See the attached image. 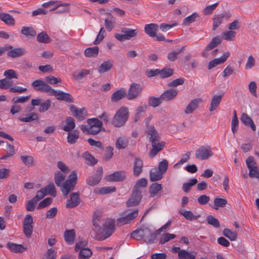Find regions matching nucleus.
Segmentation results:
<instances>
[{
    "label": "nucleus",
    "mask_w": 259,
    "mask_h": 259,
    "mask_svg": "<svg viewBox=\"0 0 259 259\" xmlns=\"http://www.w3.org/2000/svg\"><path fill=\"white\" fill-rule=\"evenodd\" d=\"M82 157L87 161L86 164L88 165L93 166L97 163V160L88 152L84 153Z\"/></svg>",
    "instance_id": "a18cd8bd"
},
{
    "label": "nucleus",
    "mask_w": 259,
    "mask_h": 259,
    "mask_svg": "<svg viewBox=\"0 0 259 259\" xmlns=\"http://www.w3.org/2000/svg\"><path fill=\"white\" fill-rule=\"evenodd\" d=\"M222 95H214L211 101L209 111H212L217 109L221 103L222 99Z\"/></svg>",
    "instance_id": "f704fd0d"
},
{
    "label": "nucleus",
    "mask_w": 259,
    "mask_h": 259,
    "mask_svg": "<svg viewBox=\"0 0 259 259\" xmlns=\"http://www.w3.org/2000/svg\"><path fill=\"white\" fill-rule=\"evenodd\" d=\"M115 23V18L111 14H109V17L105 20V25L106 29L108 31H111L114 28Z\"/></svg>",
    "instance_id": "a19ab883"
},
{
    "label": "nucleus",
    "mask_w": 259,
    "mask_h": 259,
    "mask_svg": "<svg viewBox=\"0 0 259 259\" xmlns=\"http://www.w3.org/2000/svg\"><path fill=\"white\" fill-rule=\"evenodd\" d=\"M126 95V93L125 90L124 89L121 88L113 93L111 97V101L113 103L116 102L123 98Z\"/></svg>",
    "instance_id": "cd10ccee"
},
{
    "label": "nucleus",
    "mask_w": 259,
    "mask_h": 259,
    "mask_svg": "<svg viewBox=\"0 0 259 259\" xmlns=\"http://www.w3.org/2000/svg\"><path fill=\"white\" fill-rule=\"evenodd\" d=\"M7 246L12 252L14 253H22L26 250V248H25L22 245L11 242H8Z\"/></svg>",
    "instance_id": "b1692460"
},
{
    "label": "nucleus",
    "mask_w": 259,
    "mask_h": 259,
    "mask_svg": "<svg viewBox=\"0 0 259 259\" xmlns=\"http://www.w3.org/2000/svg\"><path fill=\"white\" fill-rule=\"evenodd\" d=\"M245 162L248 170L257 166L255 159L252 156H248Z\"/></svg>",
    "instance_id": "338daca9"
},
{
    "label": "nucleus",
    "mask_w": 259,
    "mask_h": 259,
    "mask_svg": "<svg viewBox=\"0 0 259 259\" xmlns=\"http://www.w3.org/2000/svg\"><path fill=\"white\" fill-rule=\"evenodd\" d=\"M99 47H94L92 48H88L84 51V55L87 57L94 58L96 57L99 54Z\"/></svg>",
    "instance_id": "e433bc0d"
},
{
    "label": "nucleus",
    "mask_w": 259,
    "mask_h": 259,
    "mask_svg": "<svg viewBox=\"0 0 259 259\" xmlns=\"http://www.w3.org/2000/svg\"><path fill=\"white\" fill-rule=\"evenodd\" d=\"M32 87L38 92L47 93L50 95L52 88L41 79H37L32 83Z\"/></svg>",
    "instance_id": "0eeeda50"
},
{
    "label": "nucleus",
    "mask_w": 259,
    "mask_h": 259,
    "mask_svg": "<svg viewBox=\"0 0 259 259\" xmlns=\"http://www.w3.org/2000/svg\"><path fill=\"white\" fill-rule=\"evenodd\" d=\"M38 42L40 43L48 44L51 41L50 37L45 31L38 33L36 36Z\"/></svg>",
    "instance_id": "79ce46f5"
},
{
    "label": "nucleus",
    "mask_w": 259,
    "mask_h": 259,
    "mask_svg": "<svg viewBox=\"0 0 259 259\" xmlns=\"http://www.w3.org/2000/svg\"><path fill=\"white\" fill-rule=\"evenodd\" d=\"M64 239L68 244H72L75 241V232L73 229L66 230L64 233Z\"/></svg>",
    "instance_id": "bb28decb"
},
{
    "label": "nucleus",
    "mask_w": 259,
    "mask_h": 259,
    "mask_svg": "<svg viewBox=\"0 0 259 259\" xmlns=\"http://www.w3.org/2000/svg\"><path fill=\"white\" fill-rule=\"evenodd\" d=\"M20 159L25 165L28 166L32 165L34 161L33 157L29 155H21Z\"/></svg>",
    "instance_id": "5fc2aeb1"
},
{
    "label": "nucleus",
    "mask_w": 259,
    "mask_h": 259,
    "mask_svg": "<svg viewBox=\"0 0 259 259\" xmlns=\"http://www.w3.org/2000/svg\"><path fill=\"white\" fill-rule=\"evenodd\" d=\"M163 175L156 168H152L150 171V180L155 182L162 179Z\"/></svg>",
    "instance_id": "c756f323"
},
{
    "label": "nucleus",
    "mask_w": 259,
    "mask_h": 259,
    "mask_svg": "<svg viewBox=\"0 0 259 259\" xmlns=\"http://www.w3.org/2000/svg\"><path fill=\"white\" fill-rule=\"evenodd\" d=\"M113 61L111 60H108L103 62L98 68L99 73H103L109 71L113 67Z\"/></svg>",
    "instance_id": "a878e982"
},
{
    "label": "nucleus",
    "mask_w": 259,
    "mask_h": 259,
    "mask_svg": "<svg viewBox=\"0 0 259 259\" xmlns=\"http://www.w3.org/2000/svg\"><path fill=\"white\" fill-rule=\"evenodd\" d=\"M158 25L155 23L146 24L144 30L146 33L150 37L154 38L158 29Z\"/></svg>",
    "instance_id": "f3484780"
},
{
    "label": "nucleus",
    "mask_w": 259,
    "mask_h": 259,
    "mask_svg": "<svg viewBox=\"0 0 259 259\" xmlns=\"http://www.w3.org/2000/svg\"><path fill=\"white\" fill-rule=\"evenodd\" d=\"M43 188L45 189V191H46L47 194H50L53 197L56 196V191L53 183H52Z\"/></svg>",
    "instance_id": "69168bd1"
},
{
    "label": "nucleus",
    "mask_w": 259,
    "mask_h": 259,
    "mask_svg": "<svg viewBox=\"0 0 259 259\" xmlns=\"http://www.w3.org/2000/svg\"><path fill=\"white\" fill-rule=\"evenodd\" d=\"M81 200L78 192L72 193L70 195V199L67 200L66 207L73 208L77 206L80 203Z\"/></svg>",
    "instance_id": "ddd939ff"
},
{
    "label": "nucleus",
    "mask_w": 259,
    "mask_h": 259,
    "mask_svg": "<svg viewBox=\"0 0 259 259\" xmlns=\"http://www.w3.org/2000/svg\"><path fill=\"white\" fill-rule=\"evenodd\" d=\"M139 211L138 209H135L132 212L128 213L126 215L121 217L117 220V224L119 225H123L130 223L138 215Z\"/></svg>",
    "instance_id": "f8f14e48"
},
{
    "label": "nucleus",
    "mask_w": 259,
    "mask_h": 259,
    "mask_svg": "<svg viewBox=\"0 0 259 259\" xmlns=\"http://www.w3.org/2000/svg\"><path fill=\"white\" fill-rule=\"evenodd\" d=\"M103 175V168L100 167L98 168L94 176L89 177L86 180L87 184L90 186H94L98 184L102 179Z\"/></svg>",
    "instance_id": "9b49d317"
},
{
    "label": "nucleus",
    "mask_w": 259,
    "mask_h": 259,
    "mask_svg": "<svg viewBox=\"0 0 259 259\" xmlns=\"http://www.w3.org/2000/svg\"><path fill=\"white\" fill-rule=\"evenodd\" d=\"M142 198V196L141 194V192L136 191L133 190L131 197L128 199L126 202L127 206L128 207H132L138 205L139 204Z\"/></svg>",
    "instance_id": "4468645a"
},
{
    "label": "nucleus",
    "mask_w": 259,
    "mask_h": 259,
    "mask_svg": "<svg viewBox=\"0 0 259 259\" xmlns=\"http://www.w3.org/2000/svg\"><path fill=\"white\" fill-rule=\"evenodd\" d=\"M196 256V252H189L185 249L181 250L178 253L179 259H195Z\"/></svg>",
    "instance_id": "c85d7f7f"
},
{
    "label": "nucleus",
    "mask_w": 259,
    "mask_h": 259,
    "mask_svg": "<svg viewBox=\"0 0 259 259\" xmlns=\"http://www.w3.org/2000/svg\"><path fill=\"white\" fill-rule=\"evenodd\" d=\"M49 95L54 96L58 100L64 101L67 102H73V98L70 94L60 90H55L52 89Z\"/></svg>",
    "instance_id": "1a4fd4ad"
},
{
    "label": "nucleus",
    "mask_w": 259,
    "mask_h": 259,
    "mask_svg": "<svg viewBox=\"0 0 259 259\" xmlns=\"http://www.w3.org/2000/svg\"><path fill=\"white\" fill-rule=\"evenodd\" d=\"M162 185L161 184L154 183L151 185L149 187V194L150 197H155L158 193L161 190Z\"/></svg>",
    "instance_id": "c9c22d12"
},
{
    "label": "nucleus",
    "mask_w": 259,
    "mask_h": 259,
    "mask_svg": "<svg viewBox=\"0 0 259 259\" xmlns=\"http://www.w3.org/2000/svg\"><path fill=\"white\" fill-rule=\"evenodd\" d=\"M92 255V251L88 248L81 249L79 251L78 259H88Z\"/></svg>",
    "instance_id": "3c124183"
},
{
    "label": "nucleus",
    "mask_w": 259,
    "mask_h": 259,
    "mask_svg": "<svg viewBox=\"0 0 259 259\" xmlns=\"http://www.w3.org/2000/svg\"><path fill=\"white\" fill-rule=\"evenodd\" d=\"M189 181L190 182L188 183H184L182 186V189L186 193L189 192L191 187L196 185L197 183V180L195 178L190 180Z\"/></svg>",
    "instance_id": "8fccbe9b"
},
{
    "label": "nucleus",
    "mask_w": 259,
    "mask_h": 259,
    "mask_svg": "<svg viewBox=\"0 0 259 259\" xmlns=\"http://www.w3.org/2000/svg\"><path fill=\"white\" fill-rule=\"evenodd\" d=\"M21 33L27 37H32L36 35V32L32 27L23 26L21 30Z\"/></svg>",
    "instance_id": "7c9ffc66"
},
{
    "label": "nucleus",
    "mask_w": 259,
    "mask_h": 259,
    "mask_svg": "<svg viewBox=\"0 0 259 259\" xmlns=\"http://www.w3.org/2000/svg\"><path fill=\"white\" fill-rule=\"evenodd\" d=\"M0 19L7 25H14L15 19L12 16L6 13L0 14Z\"/></svg>",
    "instance_id": "72a5a7b5"
},
{
    "label": "nucleus",
    "mask_w": 259,
    "mask_h": 259,
    "mask_svg": "<svg viewBox=\"0 0 259 259\" xmlns=\"http://www.w3.org/2000/svg\"><path fill=\"white\" fill-rule=\"evenodd\" d=\"M165 143L163 142L157 143V142H153L152 143V149L151 150L149 154L150 157H154L157 154L161 151L164 146Z\"/></svg>",
    "instance_id": "412c9836"
},
{
    "label": "nucleus",
    "mask_w": 259,
    "mask_h": 259,
    "mask_svg": "<svg viewBox=\"0 0 259 259\" xmlns=\"http://www.w3.org/2000/svg\"><path fill=\"white\" fill-rule=\"evenodd\" d=\"M213 153L209 146H201L195 152L196 158L200 160L207 159L211 157Z\"/></svg>",
    "instance_id": "423d86ee"
},
{
    "label": "nucleus",
    "mask_w": 259,
    "mask_h": 259,
    "mask_svg": "<svg viewBox=\"0 0 259 259\" xmlns=\"http://www.w3.org/2000/svg\"><path fill=\"white\" fill-rule=\"evenodd\" d=\"M240 120L245 125L250 127L253 131H255L256 126L252 119L245 113L241 114Z\"/></svg>",
    "instance_id": "aec40b11"
},
{
    "label": "nucleus",
    "mask_w": 259,
    "mask_h": 259,
    "mask_svg": "<svg viewBox=\"0 0 259 259\" xmlns=\"http://www.w3.org/2000/svg\"><path fill=\"white\" fill-rule=\"evenodd\" d=\"M147 133L151 143L157 142L159 140L160 137L154 126L148 125Z\"/></svg>",
    "instance_id": "4be33fe9"
},
{
    "label": "nucleus",
    "mask_w": 259,
    "mask_h": 259,
    "mask_svg": "<svg viewBox=\"0 0 259 259\" xmlns=\"http://www.w3.org/2000/svg\"><path fill=\"white\" fill-rule=\"evenodd\" d=\"M207 223L215 228L220 227V222L219 220L213 216L209 215L206 218Z\"/></svg>",
    "instance_id": "13d9d810"
},
{
    "label": "nucleus",
    "mask_w": 259,
    "mask_h": 259,
    "mask_svg": "<svg viewBox=\"0 0 259 259\" xmlns=\"http://www.w3.org/2000/svg\"><path fill=\"white\" fill-rule=\"evenodd\" d=\"M26 53L25 49L23 48H16L8 51L7 55L10 57L15 58L23 56Z\"/></svg>",
    "instance_id": "5701e85b"
},
{
    "label": "nucleus",
    "mask_w": 259,
    "mask_h": 259,
    "mask_svg": "<svg viewBox=\"0 0 259 259\" xmlns=\"http://www.w3.org/2000/svg\"><path fill=\"white\" fill-rule=\"evenodd\" d=\"M105 219H102L100 217H94L93 220V224L95 227L98 228L99 231L102 229V227L104 225Z\"/></svg>",
    "instance_id": "09e8293b"
},
{
    "label": "nucleus",
    "mask_w": 259,
    "mask_h": 259,
    "mask_svg": "<svg viewBox=\"0 0 259 259\" xmlns=\"http://www.w3.org/2000/svg\"><path fill=\"white\" fill-rule=\"evenodd\" d=\"M198 15L196 13H193L191 15L185 18L184 20L183 24L184 25L188 26L191 23L195 21L196 19L198 17Z\"/></svg>",
    "instance_id": "0e129e2a"
},
{
    "label": "nucleus",
    "mask_w": 259,
    "mask_h": 259,
    "mask_svg": "<svg viewBox=\"0 0 259 259\" xmlns=\"http://www.w3.org/2000/svg\"><path fill=\"white\" fill-rule=\"evenodd\" d=\"M144 164L143 160L139 158H135L133 163V175L139 177L143 171Z\"/></svg>",
    "instance_id": "2eb2a0df"
},
{
    "label": "nucleus",
    "mask_w": 259,
    "mask_h": 259,
    "mask_svg": "<svg viewBox=\"0 0 259 259\" xmlns=\"http://www.w3.org/2000/svg\"><path fill=\"white\" fill-rule=\"evenodd\" d=\"M109 181H121L125 179V176L121 171H116L108 176Z\"/></svg>",
    "instance_id": "4c0bfd02"
},
{
    "label": "nucleus",
    "mask_w": 259,
    "mask_h": 259,
    "mask_svg": "<svg viewBox=\"0 0 259 259\" xmlns=\"http://www.w3.org/2000/svg\"><path fill=\"white\" fill-rule=\"evenodd\" d=\"M186 49V46H183L180 49L171 52H169L167 54V59L170 62H174L177 59L178 55L181 53L182 52L184 51Z\"/></svg>",
    "instance_id": "ea45409f"
},
{
    "label": "nucleus",
    "mask_w": 259,
    "mask_h": 259,
    "mask_svg": "<svg viewBox=\"0 0 259 259\" xmlns=\"http://www.w3.org/2000/svg\"><path fill=\"white\" fill-rule=\"evenodd\" d=\"M178 94L176 89H170L164 91L161 95L160 99L163 101H168L175 98Z\"/></svg>",
    "instance_id": "a211bd4d"
},
{
    "label": "nucleus",
    "mask_w": 259,
    "mask_h": 259,
    "mask_svg": "<svg viewBox=\"0 0 259 259\" xmlns=\"http://www.w3.org/2000/svg\"><path fill=\"white\" fill-rule=\"evenodd\" d=\"M142 86L138 83H132L128 90L127 98L129 100H134L140 96L142 92Z\"/></svg>",
    "instance_id": "39448f33"
},
{
    "label": "nucleus",
    "mask_w": 259,
    "mask_h": 259,
    "mask_svg": "<svg viewBox=\"0 0 259 259\" xmlns=\"http://www.w3.org/2000/svg\"><path fill=\"white\" fill-rule=\"evenodd\" d=\"M103 231L105 233L104 239L110 237L115 231V220L105 219L104 225L103 227Z\"/></svg>",
    "instance_id": "6e6552de"
},
{
    "label": "nucleus",
    "mask_w": 259,
    "mask_h": 259,
    "mask_svg": "<svg viewBox=\"0 0 259 259\" xmlns=\"http://www.w3.org/2000/svg\"><path fill=\"white\" fill-rule=\"evenodd\" d=\"M128 108L125 106L120 107L115 113L112 123L116 127L123 126L128 119Z\"/></svg>",
    "instance_id": "f03ea898"
},
{
    "label": "nucleus",
    "mask_w": 259,
    "mask_h": 259,
    "mask_svg": "<svg viewBox=\"0 0 259 259\" xmlns=\"http://www.w3.org/2000/svg\"><path fill=\"white\" fill-rule=\"evenodd\" d=\"M227 203L226 199L221 198H215L214 200V204L215 207L214 209L217 210L219 207H224Z\"/></svg>",
    "instance_id": "6e6d98bb"
},
{
    "label": "nucleus",
    "mask_w": 259,
    "mask_h": 259,
    "mask_svg": "<svg viewBox=\"0 0 259 259\" xmlns=\"http://www.w3.org/2000/svg\"><path fill=\"white\" fill-rule=\"evenodd\" d=\"M230 56V53L227 52L219 58H216L209 62L208 64V69H211L212 68L219 64L224 63Z\"/></svg>",
    "instance_id": "dca6fc26"
},
{
    "label": "nucleus",
    "mask_w": 259,
    "mask_h": 259,
    "mask_svg": "<svg viewBox=\"0 0 259 259\" xmlns=\"http://www.w3.org/2000/svg\"><path fill=\"white\" fill-rule=\"evenodd\" d=\"M236 32L232 30L226 31L223 33V38L228 41H233L235 39Z\"/></svg>",
    "instance_id": "680f3d73"
},
{
    "label": "nucleus",
    "mask_w": 259,
    "mask_h": 259,
    "mask_svg": "<svg viewBox=\"0 0 259 259\" xmlns=\"http://www.w3.org/2000/svg\"><path fill=\"white\" fill-rule=\"evenodd\" d=\"M128 143V140L125 137H120L118 138L115 143V147L117 149H125Z\"/></svg>",
    "instance_id": "58836bf2"
},
{
    "label": "nucleus",
    "mask_w": 259,
    "mask_h": 259,
    "mask_svg": "<svg viewBox=\"0 0 259 259\" xmlns=\"http://www.w3.org/2000/svg\"><path fill=\"white\" fill-rule=\"evenodd\" d=\"M91 73L89 69H83L79 71H75L73 73V78L76 80H79L83 78L87 75Z\"/></svg>",
    "instance_id": "473e14b6"
},
{
    "label": "nucleus",
    "mask_w": 259,
    "mask_h": 259,
    "mask_svg": "<svg viewBox=\"0 0 259 259\" xmlns=\"http://www.w3.org/2000/svg\"><path fill=\"white\" fill-rule=\"evenodd\" d=\"M224 16L222 15H218L213 18L212 30H215L222 23Z\"/></svg>",
    "instance_id": "052dcab7"
},
{
    "label": "nucleus",
    "mask_w": 259,
    "mask_h": 259,
    "mask_svg": "<svg viewBox=\"0 0 259 259\" xmlns=\"http://www.w3.org/2000/svg\"><path fill=\"white\" fill-rule=\"evenodd\" d=\"M200 98L194 99L191 101L186 106L184 112L186 114L192 113L195 109L198 108L199 103L202 102Z\"/></svg>",
    "instance_id": "6ab92c4d"
},
{
    "label": "nucleus",
    "mask_w": 259,
    "mask_h": 259,
    "mask_svg": "<svg viewBox=\"0 0 259 259\" xmlns=\"http://www.w3.org/2000/svg\"><path fill=\"white\" fill-rule=\"evenodd\" d=\"M223 234L231 241H235L237 238V234L228 228H226L223 230Z\"/></svg>",
    "instance_id": "de8ad7c7"
},
{
    "label": "nucleus",
    "mask_w": 259,
    "mask_h": 259,
    "mask_svg": "<svg viewBox=\"0 0 259 259\" xmlns=\"http://www.w3.org/2000/svg\"><path fill=\"white\" fill-rule=\"evenodd\" d=\"M222 38L220 36H217L212 38L210 42L206 47V50H211L215 48L218 45L222 42Z\"/></svg>",
    "instance_id": "37998d69"
},
{
    "label": "nucleus",
    "mask_w": 259,
    "mask_h": 259,
    "mask_svg": "<svg viewBox=\"0 0 259 259\" xmlns=\"http://www.w3.org/2000/svg\"><path fill=\"white\" fill-rule=\"evenodd\" d=\"M174 74V70L171 68H163L160 70L159 77L161 78L168 77Z\"/></svg>",
    "instance_id": "864d4df0"
},
{
    "label": "nucleus",
    "mask_w": 259,
    "mask_h": 259,
    "mask_svg": "<svg viewBox=\"0 0 259 259\" xmlns=\"http://www.w3.org/2000/svg\"><path fill=\"white\" fill-rule=\"evenodd\" d=\"M139 30L137 29H132L129 28H122L121 29V33H115L114 37L118 40L123 41L125 40L131 39L137 35Z\"/></svg>",
    "instance_id": "7ed1b4c3"
},
{
    "label": "nucleus",
    "mask_w": 259,
    "mask_h": 259,
    "mask_svg": "<svg viewBox=\"0 0 259 259\" xmlns=\"http://www.w3.org/2000/svg\"><path fill=\"white\" fill-rule=\"evenodd\" d=\"M179 212L186 219L190 221H192L193 220H196L200 217V215L194 216L192 212L189 210H186L184 211H180Z\"/></svg>",
    "instance_id": "4d7b16f0"
},
{
    "label": "nucleus",
    "mask_w": 259,
    "mask_h": 259,
    "mask_svg": "<svg viewBox=\"0 0 259 259\" xmlns=\"http://www.w3.org/2000/svg\"><path fill=\"white\" fill-rule=\"evenodd\" d=\"M4 75L7 79H11L12 78L18 79V76L16 71L13 69H8L4 71Z\"/></svg>",
    "instance_id": "774afa93"
},
{
    "label": "nucleus",
    "mask_w": 259,
    "mask_h": 259,
    "mask_svg": "<svg viewBox=\"0 0 259 259\" xmlns=\"http://www.w3.org/2000/svg\"><path fill=\"white\" fill-rule=\"evenodd\" d=\"M87 123L92 127L101 128L103 123L97 118H90L87 120Z\"/></svg>",
    "instance_id": "bf43d9fd"
},
{
    "label": "nucleus",
    "mask_w": 259,
    "mask_h": 259,
    "mask_svg": "<svg viewBox=\"0 0 259 259\" xmlns=\"http://www.w3.org/2000/svg\"><path fill=\"white\" fill-rule=\"evenodd\" d=\"M19 120L21 121L25 122H30L38 119V114L34 112H31L26 114L25 117H20Z\"/></svg>",
    "instance_id": "c03bdc74"
},
{
    "label": "nucleus",
    "mask_w": 259,
    "mask_h": 259,
    "mask_svg": "<svg viewBox=\"0 0 259 259\" xmlns=\"http://www.w3.org/2000/svg\"><path fill=\"white\" fill-rule=\"evenodd\" d=\"M150 229L146 227L142 226L131 233V237L137 240L143 239L144 242H146V239L148 238V235H149Z\"/></svg>",
    "instance_id": "20e7f679"
},
{
    "label": "nucleus",
    "mask_w": 259,
    "mask_h": 259,
    "mask_svg": "<svg viewBox=\"0 0 259 259\" xmlns=\"http://www.w3.org/2000/svg\"><path fill=\"white\" fill-rule=\"evenodd\" d=\"M148 181L145 178H142L138 180L134 187V190L142 192L141 188H145L147 186Z\"/></svg>",
    "instance_id": "49530a36"
},
{
    "label": "nucleus",
    "mask_w": 259,
    "mask_h": 259,
    "mask_svg": "<svg viewBox=\"0 0 259 259\" xmlns=\"http://www.w3.org/2000/svg\"><path fill=\"white\" fill-rule=\"evenodd\" d=\"M147 106L144 104H141L137 109V113L135 116V121H137L139 119L140 117L146 112L147 109Z\"/></svg>",
    "instance_id": "603ef678"
},
{
    "label": "nucleus",
    "mask_w": 259,
    "mask_h": 259,
    "mask_svg": "<svg viewBox=\"0 0 259 259\" xmlns=\"http://www.w3.org/2000/svg\"><path fill=\"white\" fill-rule=\"evenodd\" d=\"M66 125L63 126V130L67 132H70L75 127L74 119L70 116L67 117L65 119Z\"/></svg>",
    "instance_id": "2f4dec72"
},
{
    "label": "nucleus",
    "mask_w": 259,
    "mask_h": 259,
    "mask_svg": "<svg viewBox=\"0 0 259 259\" xmlns=\"http://www.w3.org/2000/svg\"><path fill=\"white\" fill-rule=\"evenodd\" d=\"M161 100L160 97L159 98L151 97L149 98L148 104L153 107H156L161 104Z\"/></svg>",
    "instance_id": "e2e57ef3"
},
{
    "label": "nucleus",
    "mask_w": 259,
    "mask_h": 259,
    "mask_svg": "<svg viewBox=\"0 0 259 259\" xmlns=\"http://www.w3.org/2000/svg\"><path fill=\"white\" fill-rule=\"evenodd\" d=\"M70 111L72 115L79 121H82L85 119L88 113L84 108H79L74 105L70 107Z\"/></svg>",
    "instance_id": "9d476101"
},
{
    "label": "nucleus",
    "mask_w": 259,
    "mask_h": 259,
    "mask_svg": "<svg viewBox=\"0 0 259 259\" xmlns=\"http://www.w3.org/2000/svg\"><path fill=\"white\" fill-rule=\"evenodd\" d=\"M66 178V174L57 171L55 173L54 180L57 186L60 187L63 195L66 196L71 191H72L76 184L77 178L75 171H73L68 177V178L64 182Z\"/></svg>",
    "instance_id": "f257e3e1"
},
{
    "label": "nucleus",
    "mask_w": 259,
    "mask_h": 259,
    "mask_svg": "<svg viewBox=\"0 0 259 259\" xmlns=\"http://www.w3.org/2000/svg\"><path fill=\"white\" fill-rule=\"evenodd\" d=\"M6 152V153L5 154L0 156V159L8 160L11 157H12L15 154V150L14 146L7 143Z\"/></svg>",
    "instance_id": "393cba45"
}]
</instances>
